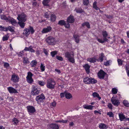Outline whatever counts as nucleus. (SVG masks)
Here are the masks:
<instances>
[{
    "label": "nucleus",
    "mask_w": 129,
    "mask_h": 129,
    "mask_svg": "<svg viewBox=\"0 0 129 129\" xmlns=\"http://www.w3.org/2000/svg\"><path fill=\"white\" fill-rule=\"evenodd\" d=\"M65 56L67 58L68 60L70 62L73 63H75V60L74 55L72 53L67 52L65 53Z\"/></svg>",
    "instance_id": "f257e3e1"
},
{
    "label": "nucleus",
    "mask_w": 129,
    "mask_h": 129,
    "mask_svg": "<svg viewBox=\"0 0 129 129\" xmlns=\"http://www.w3.org/2000/svg\"><path fill=\"white\" fill-rule=\"evenodd\" d=\"M47 87L49 89H53L55 87V83L53 79L50 78L47 80Z\"/></svg>",
    "instance_id": "f03ea898"
},
{
    "label": "nucleus",
    "mask_w": 129,
    "mask_h": 129,
    "mask_svg": "<svg viewBox=\"0 0 129 129\" xmlns=\"http://www.w3.org/2000/svg\"><path fill=\"white\" fill-rule=\"evenodd\" d=\"M84 82L86 84H94L97 82V81L91 77H85L84 78Z\"/></svg>",
    "instance_id": "7ed1b4c3"
},
{
    "label": "nucleus",
    "mask_w": 129,
    "mask_h": 129,
    "mask_svg": "<svg viewBox=\"0 0 129 129\" xmlns=\"http://www.w3.org/2000/svg\"><path fill=\"white\" fill-rule=\"evenodd\" d=\"M102 34L103 37V40L99 38H97V40L99 42L103 43L105 42H108L109 40L107 38V37L108 36V34L107 32L106 31H102Z\"/></svg>",
    "instance_id": "20e7f679"
},
{
    "label": "nucleus",
    "mask_w": 129,
    "mask_h": 129,
    "mask_svg": "<svg viewBox=\"0 0 129 129\" xmlns=\"http://www.w3.org/2000/svg\"><path fill=\"white\" fill-rule=\"evenodd\" d=\"M17 19L19 21L24 22L27 19L26 16L24 13H22L18 15Z\"/></svg>",
    "instance_id": "39448f33"
},
{
    "label": "nucleus",
    "mask_w": 129,
    "mask_h": 129,
    "mask_svg": "<svg viewBox=\"0 0 129 129\" xmlns=\"http://www.w3.org/2000/svg\"><path fill=\"white\" fill-rule=\"evenodd\" d=\"M47 42L49 45H54L56 43L55 38L52 36L48 37L46 40Z\"/></svg>",
    "instance_id": "423d86ee"
},
{
    "label": "nucleus",
    "mask_w": 129,
    "mask_h": 129,
    "mask_svg": "<svg viewBox=\"0 0 129 129\" xmlns=\"http://www.w3.org/2000/svg\"><path fill=\"white\" fill-rule=\"evenodd\" d=\"M36 99L38 103L40 102L43 103L45 101V98L44 94L42 93L41 95L37 96Z\"/></svg>",
    "instance_id": "0eeeda50"
},
{
    "label": "nucleus",
    "mask_w": 129,
    "mask_h": 129,
    "mask_svg": "<svg viewBox=\"0 0 129 129\" xmlns=\"http://www.w3.org/2000/svg\"><path fill=\"white\" fill-rule=\"evenodd\" d=\"M106 74V73L102 70H101L98 73V76L100 79H104L105 75Z\"/></svg>",
    "instance_id": "6e6552de"
},
{
    "label": "nucleus",
    "mask_w": 129,
    "mask_h": 129,
    "mask_svg": "<svg viewBox=\"0 0 129 129\" xmlns=\"http://www.w3.org/2000/svg\"><path fill=\"white\" fill-rule=\"evenodd\" d=\"M26 108L29 114L33 113L36 111V110L34 107L32 106H29L26 107Z\"/></svg>",
    "instance_id": "1a4fd4ad"
},
{
    "label": "nucleus",
    "mask_w": 129,
    "mask_h": 129,
    "mask_svg": "<svg viewBox=\"0 0 129 129\" xmlns=\"http://www.w3.org/2000/svg\"><path fill=\"white\" fill-rule=\"evenodd\" d=\"M111 101L112 103L114 105L117 106L120 104L119 100L114 97H112Z\"/></svg>",
    "instance_id": "9d476101"
},
{
    "label": "nucleus",
    "mask_w": 129,
    "mask_h": 129,
    "mask_svg": "<svg viewBox=\"0 0 129 129\" xmlns=\"http://www.w3.org/2000/svg\"><path fill=\"white\" fill-rule=\"evenodd\" d=\"M19 79V78L17 76L13 74L12 76L11 80L14 82H17L18 81Z\"/></svg>",
    "instance_id": "9b49d317"
},
{
    "label": "nucleus",
    "mask_w": 129,
    "mask_h": 129,
    "mask_svg": "<svg viewBox=\"0 0 129 129\" xmlns=\"http://www.w3.org/2000/svg\"><path fill=\"white\" fill-rule=\"evenodd\" d=\"M8 89L10 93H18L16 90L11 87H8Z\"/></svg>",
    "instance_id": "f8f14e48"
},
{
    "label": "nucleus",
    "mask_w": 129,
    "mask_h": 129,
    "mask_svg": "<svg viewBox=\"0 0 129 129\" xmlns=\"http://www.w3.org/2000/svg\"><path fill=\"white\" fill-rule=\"evenodd\" d=\"M39 91L35 87H33V89L31 92V94L33 95H37L39 94Z\"/></svg>",
    "instance_id": "ddd939ff"
},
{
    "label": "nucleus",
    "mask_w": 129,
    "mask_h": 129,
    "mask_svg": "<svg viewBox=\"0 0 129 129\" xmlns=\"http://www.w3.org/2000/svg\"><path fill=\"white\" fill-rule=\"evenodd\" d=\"M52 28L50 26L47 27L46 28H45L43 29L42 32L43 33H45L50 32Z\"/></svg>",
    "instance_id": "4468645a"
},
{
    "label": "nucleus",
    "mask_w": 129,
    "mask_h": 129,
    "mask_svg": "<svg viewBox=\"0 0 129 129\" xmlns=\"http://www.w3.org/2000/svg\"><path fill=\"white\" fill-rule=\"evenodd\" d=\"M67 20L68 22L72 23L74 22L75 19L74 17L71 15L68 18Z\"/></svg>",
    "instance_id": "2eb2a0df"
},
{
    "label": "nucleus",
    "mask_w": 129,
    "mask_h": 129,
    "mask_svg": "<svg viewBox=\"0 0 129 129\" xmlns=\"http://www.w3.org/2000/svg\"><path fill=\"white\" fill-rule=\"evenodd\" d=\"M119 116L120 120L121 121H126V118L125 115L123 113H119Z\"/></svg>",
    "instance_id": "dca6fc26"
},
{
    "label": "nucleus",
    "mask_w": 129,
    "mask_h": 129,
    "mask_svg": "<svg viewBox=\"0 0 129 129\" xmlns=\"http://www.w3.org/2000/svg\"><path fill=\"white\" fill-rule=\"evenodd\" d=\"M49 126L52 129H58L59 128V127L57 124H51Z\"/></svg>",
    "instance_id": "f3484780"
},
{
    "label": "nucleus",
    "mask_w": 129,
    "mask_h": 129,
    "mask_svg": "<svg viewBox=\"0 0 129 129\" xmlns=\"http://www.w3.org/2000/svg\"><path fill=\"white\" fill-rule=\"evenodd\" d=\"M84 67L85 68L87 73L88 74L90 72L89 69L90 66L87 64H86L84 66Z\"/></svg>",
    "instance_id": "a211bd4d"
},
{
    "label": "nucleus",
    "mask_w": 129,
    "mask_h": 129,
    "mask_svg": "<svg viewBox=\"0 0 129 129\" xmlns=\"http://www.w3.org/2000/svg\"><path fill=\"white\" fill-rule=\"evenodd\" d=\"M24 51H29L31 52H35V50L32 49V48H31V46L29 47H25Z\"/></svg>",
    "instance_id": "6ab92c4d"
},
{
    "label": "nucleus",
    "mask_w": 129,
    "mask_h": 129,
    "mask_svg": "<svg viewBox=\"0 0 129 129\" xmlns=\"http://www.w3.org/2000/svg\"><path fill=\"white\" fill-rule=\"evenodd\" d=\"M99 128L101 129H106L107 128V125L103 123H100L99 125Z\"/></svg>",
    "instance_id": "aec40b11"
},
{
    "label": "nucleus",
    "mask_w": 129,
    "mask_h": 129,
    "mask_svg": "<svg viewBox=\"0 0 129 129\" xmlns=\"http://www.w3.org/2000/svg\"><path fill=\"white\" fill-rule=\"evenodd\" d=\"M73 37L76 42L79 43V36L78 35H74Z\"/></svg>",
    "instance_id": "412c9836"
},
{
    "label": "nucleus",
    "mask_w": 129,
    "mask_h": 129,
    "mask_svg": "<svg viewBox=\"0 0 129 129\" xmlns=\"http://www.w3.org/2000/svg\"><path fill=\"white\" fill-rule=\"evenodd\" d=\"M8 21L10 22L13 25H14L16 23V20L13 18H9Z\"/></svg>",
    "instance_id": "4be33fe9"
},
{
    "label": "nucleus",
    "mask_w": 129,
    "mask_h": 129,
    "mask_svg": "<svg viewBox=\"0 0 129 129\" xmlns=\"http://www.w3.org/2000/svg\"><path fill=\"white\" fill-rule=\"evenodd\" d=\"M29 30L28 28L25 29L24 30V32L23 33V34L25 35L26 36H27L30 34V33Z\"/></svg>",
    "instance_id": "5701e85b"
},
{
    "label": "nucleus",
    "mask_w": 129,
    "mask_h": 129,
    "mask_svg": "<svg viewBox=\"0 0 129 129\" xmlns=\"http://www.w3.org/2000/svg\"><path fill=\"white\" fill-rule=\"evenodd\" d=\"M65 96L67 99H69L72 98V95L70 93L65 92Z\"/></svg>",
    "instance_id": "b1692460"
},
{
    "label": "nucleus",
    "mask_w": 129,
    "mask_h": 129,
    "mask_svg": "<svg viewBox=\"0 0 129 129\" xmlns=\"http://www.w3.org/2000/svg\"><path fill=\"white\" fill-rule=\"evenodd\" d=\"M92 95L94 98L97 97L98 98L99 100H100L101 98L99 96V94L96 92H94L92 93Z\"/></svg>",
    "instance_id": "393cba45"
},
{
    "label": "nucleus",
    "mask_w": 129,
    "mask_h": 129,
    "mask_svg": "<svg viewBox=\"0 0 129 129\" xmlns=\"http://www.w3.org/2000/svg\"><path fill=\"white\" fill-rule=\"evenodd\" d=\"M83 107L85 109L90 110H92L93 106L91 105H83Z\"/></svg>",
    "instance_id": "a878e982"
},
{
    "label": "nucleus",
    "mask_w": 129,
    "mask_h": 129,
    "mask_svg": "<svg viewBox=\"0 0 129 129\" xmlns=\"http://www.w3.org/2000/svg\"><path fill=\"white\" fill-rule=\"evenodd\" d=\"M56 18V16L54 14H52L50 17V20L51 21H54Z\"/></svg>",
    "instance_id": "bb28decb"
},
{
    "label": "nucleus",
    "mask_w": 129,
    "mask_h": 129,
    "mask_svg": "<svg viewBox=\"0 0 129 129\" xmlns=\"http://www.w3.org/2000/svg\"><path fill=\"white\" fill-rule=\"evenodd\" d=\"M50 0H44L42 2L44 6H48V3H49Z\"/></svg>",
    "instance_id": "cd10ccee"
},
{
    "label": "nucleus",
    "mask_w": 129,
    "mask_h": 129,
    "mask_svg": "<svg viewBox=\"0 0 129 129\" xmlns=\"http://www.w3.org/2000/svg\"><path fill=\"white\" fill-rule=\"evenodd\" d=\"M104 56V54L103 53H101L100 55H99V59L100 60V61L101 62H102L103 61V58Z\"/></svg>",
    "instance_id": "c85d7f7f"
},
{
    "label": "nucleus",
    "mask_w": 129,
    "mask_h": 129,
    "mask_svg": "<svg viewBox=\"0 0 129 129\" xmlns=\"http://www.w3.org/2000/svg\"><path fill=\"white\" fill-rule=\"evenodd\" d=\"M27 82L29 83H32L33 81V80L32 77H28V76L26 77Z\"/></svg>",
    "instance_id": "c756f323"
},
{
    "label": "nucleus",
    "mask_w": 129,
    "mask_h": 129,
    "mask_svg": "<svg viewBox=\"0 0 129 129\" xmlns=\"http://www.w3.org/2000/svg\"><path fill=\"white\" fill-rule=\"evenodd\" d=\"M14 27L13 26H9L7 27V31L9 30L11 32H13L14 31Z\"/></svg>",
    "instance_id": "7c9ffc66"
},
{
    "label": "nucleus",
    "mask_w": 129,
    "mask_h": 129,
    "mask_svg": "<svg viewBox=\"0 0 129 129\" xmlns=\"http://www.w3.org/2000/svg\"><path fill=\"white\" fill-rule=\"evenodd\" d=\"M1 18L3 20H4L7 21H8L9 18H7L6 16L4 15H1Z\"/></svg>",
    "instance_id": "2f4dec72"
},
{
    "label": "nucleus",
    "mask_w": 129,
    "mask_h": 129,
    "mask_svg": "<svg viewBox=\"0 0 129 129\" xmlns=\"http://www.w3.org/2000/svg\"><path fill=\"white\" fill-rule=\"evenodd\" d=\"M18 23L21 28H24L25 25V23H24V22L19 21L18 22Z\"/></svg>",
    "instance_id": "473e14b6"
},
{
    "label": "nucleus",
    "mask_w": 129,
    "mask_h": 129,
    "mask_svg": "<svg viewBox=\"0 0 129 129\" xmlns=\"http://www.w3.org/2000/svg\"><path fill=\"white\" fill-rule=\"evenodd\" d=\"M58 24L61 26L64 25V20H61L59 21Z\"/></svg>",
    "instance_id": "72a5a7b5"
},
{
    "label": "nucleus",
    "mask_w": 129,
    "mask_h": 129,
    "mask_svg": "<svg viewBox=\"0 0 129 129\" xmlns=\"http://www.w3.org/2000/svg\"><path fill=\"white\" fill-rule=\"evenodd\" d=\"M86 26L88 28H90V24L89 22H86L83 23L82 24V26L83 27L84 26Z\"/></svg>",
    "instance_id": "f704fd0d"
},
{
    "label": "nucleus",
    "mask_w": 129,
    "mask_h": 129,
    "mask_svg": "<svg viewBox=\"0 0 129 129\" xmlns=\"http://www.w3.org/2000/svg\"><path fill=\"white\" fill-rule=\"evenodd\" d=\"M37 63V62L36 60H34L32 61L30 63L31 66L32 67H34L36 66Z\"/></svg>",
    "instance_id": "c9c22d12"
},
{
    "label": "nucleus",
    "mask_w": 129,
    "mask_h": 129,
    "mask_svg": "<svg viewBox=\"0 0 129 129\" xmlns=\"http://www.w3.org/2000/svg\"><path fill=\"white\" fill-rule=\"evenodd\" d=\"M0 30L1 31H7V27L0 26Z\"/></svg>",
    "instance_id": "e433bc0d"
},
{
    "label": "nucleus",
    "mask_w": 129,
    "mask_h": 129,
    "mask_svg": "<svg viewBox=\"0 0 129 129\" xmlns=\"http://www.w3.org/2000/svg\"><path fill=\"white\" fill-rule=\"evenodd\" d=\"M123 103L124 105L126 107H128L129 106V103H128L126 100H124L123 102Z\"/></svg>",
    "instance_id": "4c0bfd02"
},
{
    "label": "nucleus",
    "mask_w": 129,
    "mask_h": 129,
    "mask_svg": "<svg viewBox=\"0 0 129 129\" xmlns=\"http://www.w3.org/2000/svg\"><path fill=\"white\" fill-rule=\"evenodd\" d=\"M28 29L29 30V32H31V34H33L34 32V30L32 27L30 26L29 28H28Z\"/></svg>",
    "instance_id": "58836bf2"
},
{
    "label": "nucleus",
    "mask_w": 129,
    "mask_h": 129,
    "mask_svg": "<svg viewBox=\"0 0 129 129\" xmlns=\"http://www.w3.org/2000/svg\"><path fill=\"white\" fill-rule=\"evenodd\" d=\"M57 53V51H54L52 52H51L50 53V54L52 57H54L55 55Z\"/></svg>",
    "instance_id": "ea45409f"
},
{
    "label": "nucleus",
    "mask_w": 129,
    "mask_h": 129,
    "mask_svg": "<svg viewBox=\"0 0 129 129\" xmlns=\"http://www.w3.org/2000/svg\"><path fill=\"white\" fill-rule=\"evenodd\" d=\"M96 2H95L93 3V8L96 10H100L99 8L97 7L96 5Z\"/></svg>",
    "instance_id": "a19ab883"
},
{
    "label": "nucleus",
    "mask_w": 129,
    "mask_h": 129,
    "mask_svg": "<svg viewBox=\"0 0 129 129\" xmlns=\"http://www.w3.org/2000/svg\"><path fill=\"white\" fill-rule=\"evenodd\" d=\"M107 115L109 116V117H114V114L111 112H108L107 113Z\"/></svg>",
    "instance_id": "79ce46f5"
},
{
    "label": "nucleus",
    "mask_w": 129,
    "mask_h": 129,
    "mask_svg": "<svg viewBox=\"0 0 129 129\" xmlns=\"http://www.w3.org/2000/svg\"><path fill=\"white\" fill-rule=\"evenodd\" d=\"M76 11L77 13H81L83 12V10L81 9H76Z\"/></svg>",
    "instance_id": "37998d69"
},
{
    "label": "nucleus",
    "mask_w": 129,
    "mask_h": 129,
    "mask_svg": "<svg viewBox=\"0 0 129 129\" xmlns=\"http://www.w3.org/2000/svg\"><path fill=\"white\" fill-rule=\"evenodd\" d=\"M117 89L115 88H113L112 89V92L113 94H116L117 93Z\"/></svg>",
    "instance_id": "c03bdc74"
},
{
    "label": "nucleus",
    "mask_w": 129,
    "mask_h": 129,
    "mask_svg": "<svg viewBox=\"0 0 129 129\" xmlns=\"http://www.w3.org/2000/svg\"><path fill=\"white\" fill-rule=\"evenodd\" d=\"M40 68L41 71L42 72L44 71L45 70V66H44L43 64L41 63V65L40 66Z\"/></svg>",
    "instance_id": "a18cd8bd"
},
{
    "label": "nucleus",
    "mask_w": 129,
    "mask_h": 129,
    "mask_svg": "<svg viewBox=\"0 0 129 129\" xmlns=\"http://www.w3.org/2000/svg\"><path fill=\"white\" fill-rule=\"evenodd\" d=\"M23 62L24 63H29V62L28 59L25 57H24L23 58Z\"/></svg>",
    "instance_id": "49530a36"
},
{
    "label": "nucleus",
    "mask_w": 129,
    "mask_h": 129,
    "mask_svg": "<svg viewBox=\"0 0 129 129\" xmlns=\"http://www.w3.org/2000/svg\"><path fill=\"white\" fill-rule=\"evenodd\" d=\"M89 3V0H83V3L84 5H87Z\"/></svg>",
    "instance_id": "de8ad7c7"
},
{
    "label": "nucleus",
    "mask_w": 129,
    "mask_h": 129,
    "mask_svg": "<svg viewBox=\"0 0 129 129\" xmlns=\"http://www.w3.org/2000/svg\"><path fill=\"white\" fill-rule=\"evenodd\" d=\"M56 58L58 60L60 61H62L63 59L62 57L58 56H56Z\"/></svg>",
    "instance_id": "09e8293b"
},
{
    "label": "nucleus",
    "mask_w": 129,
    "mask_h": 129,
    "mask_svg": "<svg viewBox=\"0 0 129 129\" xmlns=\"http://www.w3.org/2000/svg\"><path fill=\"white\" fill-rule=\"evenodd\" d=\"M117 61L118 63V64L119 65H122V61L120 59H117Z\"/></svg>",
    "instance_id": "8fccbe9b"
},
{
    "label": "nucleus",
    "mask_w": 129,
    "mask_h": 129,
    "mask_svg": "<svg viewBox=\"0 0 129 129\" xmlns=\"http://www.w3.org/2000/svg\"><path fill=\"white\" fill-rule=\"evenodd\" d=\"M13 121L14 122V123L17 124L18 123L19 121L16 118H14L13 119Z\"/></svg>",
    "instance_id": "3c124183"
},
{
    "label": "nucleus",
    "mask_w": 129,
    "mask_h": 129,
    "mask_svg": "<svg viewBox=\"0 0 129 129\" xmlns=\"http://www.w3.org/2000/svg\"><path fill=\"white\" fill-rule=\"evenodd\" d=\"M39 84L41 86H43L45 84V82L42 81H39Z\"/></svg>",
    "instance_id": "603ef678"
},
{
    "label": "nucleus",
    "mask_w": 129,
    "mask_h": 129,
    "mask_svg": "<svg viewBox=\"0 0 129 129\" xmlns=\"http://www.w3.org/2000/svg\"><path fill=\"white\" fill-rule=\"evenodd\" d=\"M33 76V74L30 72H28V75L27 76H28V77H32Z\"/></svg>",
    "instance_id": "864d4df0"
},
{
    "label": "nucleus",
    "mask_w": 129,
    "mask_h": 129,
    "mask_svg": "<svg viewBox=\"0 0 129 129\" xmlns=\"http://www.w3.org/2000/svg\"><path fill=\"white\" fill-rule=\"evenodd\" d=\"M23 53L24 52L23 51H21L18 54V56H22L23 55Z\"/></svg>",
    "instance_id": "5fc2aeb1"
},
{
    "label": "nucleus",
    "mask_w": 129,
    "mask_h": 129,
    "mask_svg": "<svg viewBox=\"0 0 129 129\" xmlns=\"http://www.w3.org/2000/svg\"><path fill=\"white\" fill-rule=\"evenodd\" d=\"M4 66L5 68H7L9 66V64L8 63L5 62L4 63Z\"/></svg>",
    "instance_id": "6e6d98bb"
},
{
    "label": "nucleus",
    "mask_w": 129,
    "mask_h": 129,
    "mask_svg": "<svg viewBox=\"0 0 129 129\" xmlns=\"http://www.w3.org/2000/svg\"><path fill=\"white\" fill-rule=\"evenodd\" d=\"M110 61H107L106 62H104V64L106 66H108L109 65Z\"/></svg>",
    "instance_id": "4d7b16f0"
},
{
    "label": "nucleus",
    "mask_w": 129,
    "mask_h": 129,
    "mask_svg": "<svg viewBox=\"0 0 129 129\" xmlns=\"http://www.w3.org/2000/svg\"><path fill=\"white\" fill-rule=\"evenodd\" d=\"M89 61L91 62H94L96 61V60L94 58H92L90 59Z\"/></svg>",
    "instance_id": "13d9d810"
},
{
    "label": "nucleus",
    "mask_w": 129,
    "mask_h": 129,
    "mask_svg": "<svg viewBox=\"0 0 129 129\" xmlns=\"http://www.w3.org/2000/svg\"><path fill=\"white\" fill-rule=\"evenodd\" d=\"M44 16L45 17L47 18H48L49 17V15L48 13L47 12H46L44 14Z\"/></svg>",
    "instance_id": "bf43d9fd"
},
{
    "label": "nucleus",
    "mask_w": 129,
    "mask_h": 129,
    "mask_svg": "<svg viewBox=\"0 0 129 129\" xmlns=\"http://www.w3.org/2000/svg\"><path fill=\"white\" fill-rule=\"evenodd\" d=\"M8 40V38L6 36H4L3 38V41H7Z\"/></svg>",
    "instance_id": "052dcab7"
},
{
    "label": "nucleus",
    "mask_w": 129,
    "mask_h": 129,
    "mask_svg": "<svg viewBox=\"0 0 129 129\" xmlns=\"http://www.w3.org/2000/svg\"><path fill=\"white\" fill-rule=\"evenodd\" d=\"M125 70L127 71H128V70H129L128 69H129V66L128 65L126 64L125 65Z\"/></svg>",
    "instance_id": "680f3d73"
},
{
    "label": "nucleus",
    "mask_w": 129,
    "mask_h": 129,
    "mask_svg": "<svg viewBox=\"0 0 129 129\" xmlns=\"http://www.w3.org/2000/svg\"><path fill=\"white\" fill-rule=\"evenodd\" d=\"M105 15L106 17L107 18L109 19L112 18L113 17L112 16L110 15H106L105 14Z\"/></svg>",
    "instance_id": "e2e57ef3"
},
{
    "label": "nucleus",
    "mask_w": 129,
    "mask_h": 129,
    "mask_svg": "<svg viewBox=\"0 0 129 129\" xmlns=\"http://www.w3.org/2000/svg\"><path fill=\"white\" fill-rule=\"evenodd\" d=\"M51 105L53 107H55L56 106V103L55 102H52L51 103Z\"/></svg>",
    "instance_id": "0e129e2a"
},
{
    "label": "nucleus",
    "mask_w": 129,
    "mask_h": 129,
    "mask_svg": "<svg viewBox=\"0 0 129 129\" xmlns=\"http://www.w3.org/2000/svg\"><path fill=\"white\" fill-rule=\"evenodd\" d=\"M70 27V25L68 23H65V27L67 28H69Z\"/></svg>",
    "instance_id": "69168bd1"
},
{
    "label": "nucleus",
    "mask_w": 129,
    "mask_h": 129,
    "mask_svg": "<svg viewBox=\"0 0 129 129\" xmlns=\"http://www.w3.org/2000/svg\"><path fill=\"white\" fill-rule=\"evenodd\" d=\"M55 122H60L64 123V121L63 120H60L56 121H55Z\"/></svg>",
    "instance_id": "338daca9"
},
{
    "label": "nucleus",
    "mask_w": 129,
    "mask_h": 129,
    "mask_svg": "<svg viewBox=\"0 0 129 129\" xmlns=\"http://www.w3.org/2000/svg\"><path fill=\"white\" fill-rule=\"evenodd\" d=\"M112 105L111 104H108V107L110 109H112Z\"/></svg>",
    "instance_id": "774afa93"
}]
</instances>
